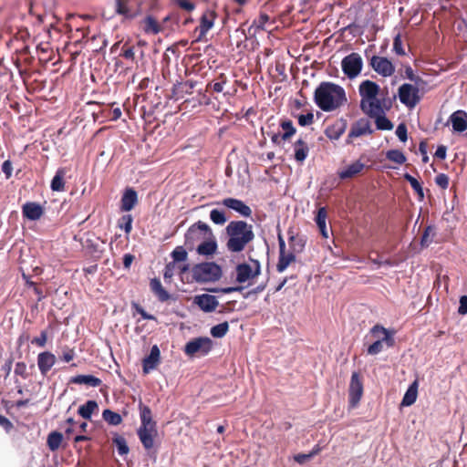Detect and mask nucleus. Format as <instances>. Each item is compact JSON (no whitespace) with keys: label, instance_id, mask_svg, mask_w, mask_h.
I'll use <instances>...</instances> for the list:
<instances>
[{"label":"nucleus","instance_id":"nucleus-1","mask_svg":"<svg viewBox=\"0 0 467 467\" xmlns=\"http://www.w3.org/2000/svg\"><path fill=\"white\" fill-rule=\"evenodd\" d=\"M316 105L325 112L338 109L348 102L345 89L333 82H321L314 93Z\"/></svg>","mask_w":467,"mask_h":467},{"label":"nucleus","instance_id":"nucleus-2","mask_svg":"<svg viewBox=\"0 0 467 467\" xmlns=\"http://www.w3.org/2000/svg\"><path fill=\"white\" fill-rule=\"evenodd\" d=\"M228 236L227 249L232 253H240L254 239L253 225L244 221H231L225 228Z\"/></svg>","mask_w":467,"mask_h":467},{"label":"nucleus","instance_id":"nucleus-3","mask_svg":"<svg viewBox=\"0 0 467 467\" xmlns=\"http://www.w3.org/2000/svg\"><path fill=\"white\" fill-rule=\"evenodd\" d=\"M209 236H213V231L210 226L202 221H198L191 225L185 233L184 245L188 250L192 251Z\"/></svg>","mask_w":467,"mask_h":467},{"label":"nucleus","instance_id":"nucleus-4","mask_svg":"<svg viewBox=\"0 0 467 467\" xmlns=\"http://www.w3.org/2000/svg\"><path fill=\"white\" fill-rule=\"evenodd\" d=\"M192 272L194 280L202 283L213 282L222 276V268L213 262L197 264L192 267Z\"/></svg>","mask_w":467,"mask_h":467},{"label":"nucleus","instance_id":"nucleus-5","mask_svg":"<svg viewBox=\"0 0 467 467\" xmlns=\"http://www.w3.org/2000/svg\"><path fill=\"white\" fill-rule=\"evenodd\" d=\"M371 333L375 337H379V336L381 334L382 337L378 339V340H376L373 344H371L368 348V353L369 355H377L379 352H381L382 349H383V343L384 342L387 344L388 347H393L394 346L395 340H394V337H393V333H390L384 327H382L380 325H375L371 328Z\"/></svg>","mask_w":467,"mask_h":467},{"label":"nucleus","instance_id":"nucleus-6","mask_svg":"<svg viewBox=\"0 0 467 467\" xmlns=\"http://www.w3.org/2000/svg\"><path fill=\"white\" fill-rule=\"evenodd\" d=\"M213 348V341L207 337L193 338L186 343L184 353L187 356H206Z\"/></svg>","mask_w":467,"mask_h":467},{"label":"nucleus","instance_id":"nucleus-7","mask_svg":"<svg viewBox=\"0 0 467 467\" xmlns=\"http://www.w3.org/2000/svg\"><path fill=\"white\" fill-rule=\"evenodd\" d=\"M420 88H423V86H413L409 83L402 84L398 91L400 102L410 109L416 107L421 99L419 95Z\"/></svg>","mask_w":467,"mask_h":467},{"label":"nucleus","instance_id":"nucleus-8","mask_svg":"<svg viewBox=\"0 0 467 467\" xmlns=\"http://www.w3.org/2000/svg\"><path fill=\"white\" fill-rule=\"evenodd\" d=\"M363 67V60L358 53L353 52L346 56L341 61V67L344 74L350 79L358 77Z\"/></svg>","mask_w":467,"mask_h":467},{"label":"nucleus","instance_id":"nucleus-9","mask_svg":"<svg viewBox=\"0 0 467 467\" xmlns=\"http://www.w3.org/2000/svg\"><path fill=\"white\" fill-rule=\"evenodd\" d=\"M251 263L252 265L243 263L236 266V281L238 283H244L260 275L261 266L259 261L251 259Z\"/></svg>","mask_w":467,"mask_h":467},{"label":"nucleus","instance_id":"nucleus-10","mask_svg":"<svg viewBox=\"0 0 467 467\" xmlns=\"http://www.w3.org/2000/svg\"><path fill=\"white\" fill-rule=\"evenodd\" d=\"M370 67L382 77H390L395 72V67L387 57L373 56L369 61Z\"/></svg>","mask_w":467,"mask_h":467},{"label":"nucleus","instance_id":"nucleus-11","mask_svg":"<svg viewBox=\"0 0 467 467\" xmlns=\"http://www.w3.org/2000/svg\"><path fill=\"white\" fill-rule=\"evenodd\" d=\"M279 257L276 265V270L279 273L284 272L288 265L296 261V254L285 252V243L281 234H278Z\"/></svg>","mask_w":467,"mask_h":467},{"label":"nucleus","instance_id":"nucleus-12","mask_svg":"<svg viewBox=\"0 0 467 467\" xmlns=\"http://www.w3.org/2000/svg\"><path fill=\"white\" fill-rule=\"evenodd\" d=\"M363 394V384L358 372H353L350 379L348 398L352 407H356Z\"/></svg>","mask_w":467,"mask_h":467},{"label":"nucleus","instance_id":"nucleus-13","mask_svg":"<svg viewBox=\"0 0 467 467\" xmlns=\"http://www.w3.org/2000/svg\"><path fill=\"white\" fill-rule=\"evenodd\" d=\"M380 91L379 86L371 80H364L358 87L359 96L361 97L360 102H367L373 100L375 97L379 96Z\"/></svg>","mask_w":467,"mask_h":467},{"label":"nucleus","instance_id":"nucleus-14","mask_svg":"<svg viewBox=\"0 0 467 467\" xmlns=\"http://www.w3.org/2000/svg\"><path fill=\"white\" fill-rule=\"evenodd\" d=\"M373 133L370 122L367 119H359L351 125L347 142L350 143V139L358 138L363 135H370Z\"/></svg>","mask_w":467,"mask_h":467},{"label":"nucleus","instance_id":"nucleus-15","mask_svg":"<svg viewBox=\"0 0 467 467\" xmlns=\"http://www.w3.org/2000/svg\"><path fill=\"white\" fill-rule=\"evenodd\" d=\"M382 101H387L385 99H379L378 96L373 100L367 102H360L361 110L370 118H374L379 114H384Z\"/></svg>","mask_w":467,"mask_h":467},{"label":"nucleus","instance_id":"nucleus-16","mask_svg":"<svg viewBox=\"0 0 467 467\" xmlns=\"http://www.w3.org/2000/svg\"><path fill=\"white\" fill-rule=\"evenodd\" d=\"M215 18L216 13L214 11L207 10L202 14L200 19V26L196 28V30L199 31L197 41L202 40L213 26Z\"/></svg>","mask_w":467,"mask_h":467},{"label":"nucleus","instance_id":"nucleus-17","mask_svg":"<svg viewBox=\"0 0 467 467\" xmlns=\"http://www.w3.org/2000/svg\"><path fill=\"white\" fill-rule=\"evenodd\" d=\"M56 356L49 352L44 351L37 355V366L42 376H47L48 371L56 364Z\"/></svg>","mask_w":467,"mask_h":467},{"label":"nucleus","instance_id":"nucleus-18","mask_svg":"<svg viewBox=\"0 0 467 467\" xmlns=\"http://www.w3.org/2000/svg\"><path fill=\"white\" fill-rule=\"evenodd\" d=\"M140 426L139 429L152 430L157 429V423L152 419L151 410L149 406L143 404L141 401L139 403Z\"/></svg>","mask_w":467,"mask_h":467},{"label":"nucleus","instance_id":"nucleus-19","mask_svg":"<svg viewBox=\"0 0 467 467\" xmlns=\"http://www.w3.org/2000/svg\"><path fill=\"white\" fill-rule=\"evenodd\" d=\"M348 123L344 119H337L325 130V135L331 140H338L346 131Z\"/></svg>","mask_w":467,"mask_h":467},{"label":"nucleus","instance_id":"nucleus-20","mask_svg":"<svg viewBox=\"0 0 467 467\" xmlns=\"http://www.w3.org/2000/svg\"><path fill=\"white\" fill-rule=\"evenodd\" d=\"M222 203L225 207L237 212L244 217H250L252 215L251 208L241 200L235 198H225L223 200Z\"/></svg>","mask_w":467,"mask_h":467},{"label":"nucleus","instance_id":"nucleus-21","mask_svg":"<svg viewBox=\"0 0 467 467\" xmlns=\"http://www.w3.org/2000/svg\"><path fill=\"white\" fill-rule=\"evenodd\" d=\"M22 213L28 220L36 221L44 214V209L39 203L28 202L23 205Z\"/></svg>","mask_w":467,"mask_h":467},{"label":"nucleus","instance_id":"nucleus-22","mask_svg":"<svg viewBox=\"0 0 467 467\" xmlns=\"http://www.w3.org/2000/svg\"><path fill=\"white\" fill-rule=\"evenodd\" d=\"M161 352L157 345L152 346L149 356H147L142 361V368L145 374H148L150 370L156 368L160 363Z\"/></svg>","mask_w":467,"mask_h":467},{"label":"nucleus","instance_id":"nucleus-23","mask_svg":"<svg viewBox=\"0 0 467 467\" xmlns=\"http://www.w3.org/2000/svg\"><path fill=\"white\" fill-rule=\"evenodd\" d=\"M217 242L213 234L211 237H207L195 247L198 254L207 257L214 254L217 251Z\"/></svg>","mask_w":467,"mask_h":467},{"label":"nucleus","instance_id":"nucleus-24","mask_svg":"<svg viewBox=\"0 0 467 467\" xmlns=\"http://www.w3.org/2000/svg\"><path fill=\"white\" fill-rule=\"evenodd\" d=\"M195 303L204 312H212L218 306L219 302L214 296L203 294L195 297Z\"/></svg>","mask_w":467,"mask_h":467},{"label":"nucleus","instance_id":"nucleus-25","mask_svg":"<svg viewBox=\"0 0 467 467\" xmlns=\"http://www.w3.org/2000/svg\"><path fill=\"white\" fill-rule=\"evenodd\" d=\"M365 163L360 161H356L353 163L347 166L345 169L338 171V177L341 180L351 179L358 174H360L365 169Z\"/></svg>","mask_w":467,"mask_h":467},{"label":"nucleus","instance_id":"nucleus-26","mask_svg":"<svg viewBox=\"0 0 467 467\" xmlns=\"http://www.w3.org/2000/svg\"><path fill=\"white\" fill-rule=\"evenodd\" d=\"M120 202L121 211L129 212L132 210L138 202L137 192L132 188L126 189L121 197Z\"/></svg>","mask_w":467,"mask_h":467},{"label":"nucleus","instance_id":"nucleus-27","mask_svg":"<svg viewBox=\"0 0 467 467\" xmlns=\"http://www.w3.org/2000/svg\"><path fill=\"white\" fill-rule=\"evenodd\" d=\"M137 434L144 449L150 450L154 446V438L157 436V429H138Z\"/></svg>","mask_w":467,"mask_h":467},{"label":"nucleus","instance_id":"nucleus-28","mask_svg":"<svg viewBox=\"0 0 467 467\" xmlns=\"http://www.w3.org/2000/svg\"><path fill=\"white\" fill-rule=\"evenodd\" d=\"M450 119L455 131L462 132L467 129V113L465 111H455L451 115Z\"/></svg>","mask_w":467,"mask_h":467},{"label":"nucleus","instance_id":"nucleus-29","mask_svg":"<svg viewBox=\"0 0 467 467\" xmlns=\"http://www.w3.org/2000/svg\"><path fill=\"white\" fill-rule=\"evenodd\" d=\"M150 288L161 302H166L171 297L170 294L164 289L161 281L158 278L150 279Z\"/></svg>","mask_w":467,"mask_h":467},{"label":"nucleus","instance_id":"nucleus-30","mask_svg":"<svg viewBox=\"0 0 467 467\" xmlns=\"http://www.w3.org/2000/svg\"><path fill=\"white\" fill-rule=\"evenodd\" d=\"M294 150H295V160L302 163L306 159L308 152H309V147L307 143L303 140L302 139H298L294 143Z\"/></svg>","mask_w":467,"mask_h":467},{"label":"nucleus","instance_id":"nucleus-31","mask_svg":"<svg viewBox=\"0 0 467 467\" xmlns=\"http://www.w3.org/2000/svg\"><path fill=\"white\" fill-rule=\"evenodd\" d=\"M287 234L289 235L288 242H289V246H290L291 252H293L295 254L301 253L304 250L305 245H306L305 239L302 236L295 234L291 229L288 230Z\"/></svg>","mask_w":467,"mask_h":467},{"label":"nucleus","instance_id":"nucleus-32","mask_svg":"<svg viewBox=\"0 0 467 467\" xmlns=\"http://www.w3.org/2000/svg\"><path fill=\"white\" fill-rule=\"evenodd\" d=\"M327 217V209L325 207H320L317 210L315 221H316L317 225L320 231L321 235L326 239L328 238V230H327V227L326 224Z\"/></svg>","mask_w":467,"mask_h":467},{"label":"nucleus","instance_id":"nucleus-33","mask_svg":"<svg viewBox=\"0 0 467 467\" xmlns=\"http://www.w3.org/2000/svg\"><path fill=\"white\" fill-rule=\"evenodd\" d=\"M418 386L417 380H414L410 385L401 400V406L409 407L416 401L418 396Z\"/></svg>","mask_w":467,"mask_h":467},{"label":"nucleus","instance_id":"nucleus-34","mask_svg":"<svg viewBox=\"0 0 467 467\" xmlns=\"http://www.w3.org/2000/svg\"><path fill=\"white\" fill-rule=\"evenodd\" d=\"M65 175L66 171L64 168H59L55 176L53 177L50 188L53 192H64L65 191Z\"/></svg>","mask_w":467,"mask_h":467},{"label":"nucleus","instance_id":"nucleus-35","mask_svg":"<svg viewBox=\"0 0 467 467\" xmlns=\"http://www.w3.org/2000/svg\"><path fill=\"white\" fill-rule=\"evenodd\" d=\"M70 382L75 384H86L91 387H99L102 383L100 379L93 375H78L73 377Z\"/></svg>","mask_w":467,"mask_h":467},{"label":"nucleus","instance_id":"nucleus-36","mask_svg":"<svg viewBox=\"0 0 467 467\" xmlns=\"http://www.w3.org/2000/svg\"><path fill=\"white\" fill-rule=\"evenodd\" d=\"M98 409L99 405L96 400H88L85 404L81 405L78 408V412L82 418L86 420H90L91 415Z\"/></svg>","mask_w":467,"mask_h":467},{"label":"nucleus","instance_id":"nucleus-37","mask_svg":"<svg viewBox=\"0 0 467 467\" xmlns=\"http://www.w3.org/2000/svg\"><path fill=\"white\" fill-rule=\"evenodd\" d=\"M436 236V228L434 225H428L425 227L422 236L420 238V245L422 247H428Z\"/></svg>","mask_w":467,"mask_h":467},{"label":"nucleus","instance_id":"nucleus-38","mask_svg":"<svg viewBox=\"0 0 467 467\" xmlns=\"http://www.w3.org/2000/svg\"><path fill=\"white\" fill-rule=\"evenodd\" d=\"M388 161H392L398 165H402L406 162L407 158L405 154L400 150H389L386 152Z\"/></svg>","mask_w":467,"mask_h":467},{"label":"nucleus","instance_id":"nucleus-39","mask_svg":"<svg viewBox=\"0 0 467 467\" xmlns=\"http://www.w3.org/2000/svg\"><path fill=\"white\" fill-rule=\"evenodd\" d=\"M279 126L284 130V133L282 134L283 140H289L296 132V130L294 127L292 120L290 119H282L279 123Z\"/></svg>","mask_w":467,"mask_h":467},{"label":"nucleus","instance_id":"nucleus-40","mask_svg":"<svg viewBox=\"0 0 467 467\" xmlns=\"http://www.w3.org/2000/svg\"><path fill=\"white\" fill-rule=\"evenodd\" d=\"M62 440L63 435L60 432L53 431L49 433L47 441L49 450L52 451H57L60 447Z\"/></svg>","mask_w":467,"mask_h":467},{"label":"nucleus","instance_id":"nucleus-41","mask_svg":"<svg viewBox=\"0 0 467 467\" xmlns=\"http://www.w3.org/2000/svg\"><path fill=\"white\" fill-rule=\"evenodd\" d=\"M102 418L109 425L113 426L119 425L122 422L121 416L119 413L112 411L111 410L109 409L103 410Z\"/></svg>","mask_w":467,"mask_h":467},{"label":"nucleus","instance_id":"nucleus-42","mask_svg":"<svg viewBox=\"0 0 467 467\" xmlns=\"http://www.w3.org/2000/svg\"><path fill=\"white\" fill-rule=\"evenodd\" d=\"M403 177H404V180L407 181L410 184L411 188L418 194L419 199L420 201L423 200L424 192H423V188H422L421 184L420 183V182L416 178H414L412 175H410V173H405Z\"/></svg>","mask_w":467,"mask_h":467},{"label":"nucleus","instance_id":"nucleus-43","mask_svg":"<svg viewBox=\"0 0 467 467\" xmlns=\"http://www.w3.org/2000/svg\"><path fill=\"white\" fill-rule=\"evenodd\" d=\"M113 444L117 447L119 455H126L130 451V448L124 437L116 434L112 439Z\"/></svg>","mask_w":467,"mask_h":467},{"label":"nucleus","instance_id":"nucleus-44","mask_svg":"<svg viewBox=\"0 0 467 467\" xmlns=\"http://www.w3.org/2000/svg\"><path fill=\"white\" fill-rule=\"evenodd\" d=\"M374 119L378 130H391L393 129V123L385 116V113L374 116Z\"/></svg>","mask_w":467,"mask_h":467},{"label":"nucleus","instance_id":"nucleus-45","mask_svg":"<svg viewBox=\"0 0 467 467\" xmlns=\"http://www.w3.org/2000/svg\"><path fill=\"white\" fill-rule=\"evenodd\" d=\"M229 330V324L228 322H223L220 323L211 328V335L213 337L221 338L224 337Z\"/></svg>","mask_w":467,"mask_h":467},{"label":"nucleus","instance_id":"nucleus-46","mask_svg":"<svg viewBox=\"0 0 467 467\" xmlns=\"http://www.w3.org/2000/svg\"><path fill=\"white\" fill-rule=\"evenodd\" d=\"M172 262L176 265L177 263L185 262L188 258V254L183 246H177L171 254Z\"/></svg>","mask_w":467,"mask_h":467},{"label":"nucleus","instance_id":"nucleus-47","mask_svg":"<svg viewBox=\"0 0 467 467\" xmlns=\"http://www.w3.org/2000/svg\"><path fill=\"white\" fill-rule=\"evenodd\" d=\"M145 27L144 30L146 33L158 34L161 30L160 25L156 21L155 18L149 16L145 18Z\"/></svg>","mask_w":467,"mask_h":467},{"label":"nucleus","instance_id":"nucleus-48","mask_svg":"<svg viewBox=\"0 0 467 467\" xmlns=\"http://www.w3.org/2000/svg\"><path fill=\"white\" fill-rule=\"evenodd\" d=\"M133 218L130 214L123 215L119 221V227L123 229L126 234H130L132 230Z\"/></svg>","mask_w":467,"mask_h":467},{"label":"nucleus","instance_id":"nucleus-49","mask_svg":"<svg viewBox=\"0 0 467 467\" xmlns=\"http://www.w3.org/2000/svg\"><path fill=\"white\" fill-rule=\"evenodd\" d=\"M210 218L215 224H223L226 222L225 214L223 211L213 209L210 213Z\"/></svg>","mask_w":467,"mask_h":467},{"label":"nucleus","instance_id":"nucleus-50","mask_svg":"<svg viewBox=\"0 0 467 467\" xmlns=\"http://www.w3.org/2000/svg\"><path fill=\"white\" fill-rule=\"evenodd\" d=\"M393 50L399 56H405L406 55L405 49H404L403 45H402L401 36H400V33L398 35H396V36L394 37V40H393Z\"/></svg>","mask_w":467,"mask_h":467},{"label":"nucleus","instance_id":"nucleus-51","mask_svg":"<svg viewBox=\"0 0 467 467\" xmlns=\"http://www.w3.org/2000/svg\"><path fill=\"white\" fill-rule=\"evenodd\" d=\"M15 374L24 379H28L29 373L27 372L26 364L23 361L17 362L15 367Z\"/></svg>","mask_w":467,"mask_h":467},{"label":"nucleus","instance_id":"nucleus-52","mask_svg":"<svg viewBox=\"0 0 467 467\" xmlns=\"http://www.w3.org/2000/svg\"><path fill=\"white\" fill-rule=\"evenodd\" d=\"M314 122V114L308 112L307 114H301L298 116V124L302 127L309 126Z\"/></svg>","mask_w":467,"mask_h":467},{"label":"nucleus","instance_id":"nucleus-53","mask_svg":"<svg viewBox=\"0 0 467 467\" xmlns=\"http://www.w3.org/2000/svg\"><path fill=\"white\" fill-rule=\"evenodd\" d=\"M396 135L400 141L405 142L408 140V130L405 123H400L396 129Z\"/></svg>","mask_w":467,"mask_h":467},{"label":"nucleus","instance_id":"nucleus-54","mask_svg":"<svg viewBox=\"0 0 467 467\" xmlns=\"http://www.w3.org/2000/svg\"><path fill=\"white\" fill-rule=\"evenodd\" d=\"M435 183L442 190H446L449 187L448 175H446L445 173H439L435 177Z\"/></svg>","mask_w":467,"mask_h":467},{"label":"nucleus","instance_id":"nucleus-55","mask_svg":"<svg viewBox=\"0 0 467 467\" xmlns=\"http://www.w3.org/2000/svg\"><path fill=\"white\" fill-rule=\"evenodd\" d=\"M116 12L119 15L129 16L130 10L127 5V0H116Z\"/></svg>","mask_w":467,"mask_h":467},{"label":"nucleus","instance_id":"nucleus-56","mask_svg":"<svg viewBox=\"0 0 467 467\" xmlns=\"http://www.w3.org/2000/svg\"><path fill=\"white\" fill-rule=\"evenodd\" d=\"M405 72H406L407 78L410 80L414 81L417 86H424L426 84V82L421 78L414 75V72L410 67H408L406 68Z\"/></svg>","mask_w":467,"mask_h":467},{"label":"nucleus","instance_id":"nucleus-57","mask_svg":"<svg viewBox=\"0 0 467 467\" xmlns=\"http://www.w3.org/2000/svg\"><path fill=\"white\" fill-rule=\"evenodd\" d=\"M47 341V331H41L39 337H34L31 341L32 344L36 345L37 347L44 348Z\"/></svg>","mask_w":467,"mask_h":467},{"label":"nucleus","instance_id":"nucleus-58","mask_svg":"<svg viewBox=\"0 0 467 467\" xmlns=\"http://www.w3.org/2000/svg\"><path fill=\"white\" fill-rule=\"evenodd\" d=\"M176 265L174 262H170L165 265L163 277L165 280L171 279L174 275V269Z\"/></svg>","mask_w":467,"mask_h":467},{"label":"nucleus","instance_id":"nucleus-59","mask_svg":"<svg viewBox=\"0 0 467 467\" xmlns=\"http://www.w3.org/2000/svg\"><path fill=\"white\" fill-rule=\"evenodd\" d=\"M133 306L135 307L137 313H139L141 317L145 320H155L156 317L153 315H150L147 313L138 304H134Z\"/></svg>","mask_w":467,"mask_h":467},{"label":"nucleus","instance_id":"nucleus-60","mask_svg":"<svg viewBox=\"0 0 467 467\" xmlns=\"http://www.w3.org/2000/svg\"><path fill=\"white\" fill-rule=\"evenodd\" d=\"M2 171L5 173L6 179L11 178L12 171H13V166H12V162L9 160H6L3 162Z\"/></svg>","mask_w":467,"mask_h":467},{"label":"nucleus","instance_id":"nucleus-61","mask_svg":"<svg viewBox=\"0 0 467 467\" xmlns=\"http://www.w3.org/2000/svg\"><path fill=\"white\" fill-rule=\"evenodd\" d=\"M266 134L270 137L274 144H280L281 140H283L282 135L279 132H275L273 130H267Z\"/></svg>","mask_w":467,"mask_h":467},{"label":"nucleus","instance_id":"nucleus-62","mask_svg":"<svg viewBox=\"0 0 467 467\" xmlns=\"http://www.w3.org/2000/svg\"><path fill=\"white\" fill-rule=\"evenodd\" d=\"M458 313L460 315L467 314V296H462L460 297V306L458 308Z\"/></svg>","mask_w":467,"mask_h":467},{"label":"nucleus","instance_id":"nucleus-63","mask_svg":"<svg viewBox=\"0 0 467 467\" xmlns=\"http://www.w3.org/2000/svg\"><path fill=\"white\" fill-rule=\"evenodd\" d=\"M177 4L181 8L186 11H192L195 7L194 4L188 0H177Z\"/></svg>","mask_w":467,"mask_h":467},{"label":"nucleus","instance_id":"nucleus-64","mask_svg":"<svg viewBox=\"0 0 467 467\" xmlns=\"http://www.w3.org/2000/svg\"><path fill=\"white\" fill-rule=\"evenodd\" d=\"M75 357V351L73 348H67V349L63 352L61 359L65 362L71 361Z\"/></svg>","mask_w":467,"mask_h":467}]
</instances>
